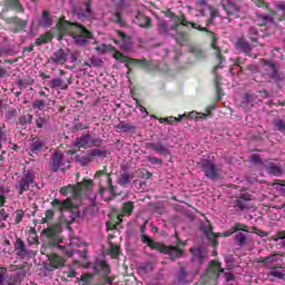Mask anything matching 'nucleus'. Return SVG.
<instances>
[{
    "mask_svg": "<svg viewBox=\"0 0 285 285\" xmlns=\"http://www.w3.org/2000/svg\"><path fill=\"white\" fill-rule=\"evenodd\" d=\"M59 233H61V225H51L47 229H45V235L50 239V244L52 246H57L59 250L65 253L67 257H72L75 253H79L77 248L83 246V243L80 238L73 237L70 238L69 244H63L61 237H59Z\"/></svg>",
    "mask_w": 285,
    "mask_h": 285,
    "instance_id": "f257e3e1",
    "label": "nucleus"
},
{
    "mask_svg": "<svg viewBox=\"0 0 285 285\" xmlns=\"http://www.w3.org/2000/svg\"><path fill=\"white\" fill-rule=\"evenodd\" d=\"M166 17H168L169 21L166 20H159L158 21V32L160 35H168L169 37H177V29L179 26H185L188 28V26H191L195 30H200V32H208L207 28H204L197 23L188 22L186 18L178 17L173 11H167Z\"/></svg>",
    "mask_w": 285,
    "mask_h": 285,
    "instance_id": "f03ea898",
    "label": "nucleus"
},
{
    "mask_svg": "<svg viewBox=\"0 0 285 285\" xmlns=\"http://www.w3.org/2000/svg\"><path fill=\"white\" fill-rule=\"evenodd\" d=\"M57 28L59 30L58 41H61L66 35H69L77 46H86V43H88V39H92V33L83 26L62 21L57 24Z\"/></svg>",
    "mask_w": 285,
    "mask_h": 285,
    "instance_id": "7ed1b4c3",
    "label": "nucleus"
},
{
    "mask_svg": "<svg viewBox=\"0 0 285 285\" xmlns=\"http://www.w3.org/2000/svg\"><path fill=\"white\" fill-rule=\"evenodd\" d=\"M61 195L65 197H72L76 202H83V199H94L92 197V180H83L75 185H69L67 187L60 188Z\"/></svg>",
    "mask_w": 285,
    "mask_h": 285,
    "instance_id": "20e7f679",
    "label": "nucleus"
},
{
    "mask_svg": "<svg viewBox=\"0 0 285 285\" xmlns=\"http://www.w3.org/2000/svg\"><path fill=\"white\" fill-rule=\"evenodd\" d=\"M208 272L218 274V277H222V273H223V277L225 279V285H238L239 284L237 276L230 272H225V269L222 268V265L217 261H212L209 263Z\"/></svg>",
    "mask_w": 285,
    "mask_h": 285,
    "instance_id": "39448f33",
    "label": "nucleus"
},
{
    "mask_svg": "<svg viewBox=\"0 0 285 285\" xmlns=\"http://www.w3.org/2000/svg\"><path fill=\"white\" fill-rule=\"evenodd\" d=\"M212 48L215 50V55L219 61V65H217L214 68V75H215V86H216V92L218 95V99H222V96H224V92L222 91V77H219V75H217V70H219V68H222V49H219V47H217V40L214 37V40L212 42Z\"/></svg>",
    "mask_w": 285,
    "mask_h": 285,
    "instance_id": "423d86ee",
    "label": "nucleus"
},
{
    "mask_svg": "<svg viewBox=\"0 0 285 285\" xmlns=\"http://www.w3.org/2000/svg\"><path fill=\"white\" fill-rule=\"evenodd\" d=\"M32 184H35V173L30 170H24L16 185L18 195H23V193L30 190V186H32Z\"/></svg>",
    "mask_w": 285,
    "mask_h": 285,
    "instance_id": "0eeeda50",
    "label": "nucleus"
},
{
    "mask_svg": "<svg viewBox=\"0 0 285 285\" xmlns=\"http://www.w3.org/2000/svg\"><path fill=\"white\" fill-rule=\"evenodd\" d=\"M200 170L208 179H217L219 177V168L209 159L200 160Z\"/></svg>",
    "mask_w": 285,
    "mask_h": 285,
    "instance_id": "6e6552de",
    "label": "nucleus"
},
{
    "mask_svg": "<svg viewBox=\"0 0 285 285\" xmlns=\"http://www.w3.org/2000/svg\"><path fill=\"white\" fill-rule=\"evenodd\" d=\"M208 115H210V110H207V114L191 111L188 115H186V114L179 115L178 118L169 116L166 118V124H168L169 126H175V124H179V121H181V119H195V116H196V121H199V119H203V117H206Z\"/></svg>",
    "mask_w": 285,
    "mask_h": 285,
    "instance_id": "1a4fd4ad",
    "label": "nucleus"
},
{
    "mask_svg": "<svg viewBox=\"0 0 285 285\" xmlns=\"http://www.w3.org/2000/svg\"><path fill=\"white\" fill-rule=\"evenodd\" d=\"M258 262L263 264L265 268H269L272 271L273 268H277L282 265V255L274 254L265 258H261Z\"/></svg>",
    "mask_w": 285,
    "mask_h": 285,
    "instance_id": "9d476101",
    "label": "nucleus"
},
{
    "mask_svg": "<svg viewBox=\"0 0 285 285\" xmlns=\"http://www.w3.org/2000/svg\"><path fill=\"white\" fill-rule=\"evenodd\" d=\"M116 57H120V61H122V63H126L127 66H129V63H138L146 70H155V67H154L155 62H153V61L135 60V59H130L128 57L121 56V53H116Z\"/></svg>",
    "mask_w": 285,
    "mask_h": 285,
    "instance_id": "9b49d317",
    "label": "nucleus"
},
{
    "mask_svg": "<svg viewBox=\"0 0 285 285\" xmlns=\"http://www.w3.org/2000/svg\"><path fill=\"white\" fill-rule=\"evenodd\" d=\"M79 208V204H75L72 203V200L70 198H67L66 200L61 202L59 199H53L52 200V207L53 208H58V210H60V213H63V210H72V208Z\"/></svg>",
    "mask_w": 285,
    "mask_h": 285,
    "instance_id": "f8f14e48",
    "label": "nucleus"
},
{
    "mask_svg": "<svg viewBox=\"0 0 285 285\" xmlns=\"http://www.w3.org/2000/svg\"><path fill=\"white\" fill-rule=\"evenodd\" d=\"M70 55L69 50L59 49L53 52L50 57L51 63H56V66H63L68 61V56Z\"/></svg>",
    "mask_w": 285,
    "mask_h": 285,
    "instance_id": "ddd939ff",
    "label": "nucleus"
},
{
    "mask_svg": "<svg viewBox=\"0 0 285 285\" xmlns=\"http://www.w3.org/2000/svg\"><path fill=\"white\" fill-rule=\"evenodd\" d=\"M200 230L204 233L205 237L212 242L214 248L217 247V234L213 233V227L210 226V223L207 220L206 223H203L200 225Z\"/></svg>",
    "mask_w": 285,
    "mask_h": 285,
    "instance_id": "4468645a",
    "label": "nucleus"
},
{
    "mask_svg": "<svg viewBox=\"0 0 285 285\" xmlns=\"http://www.w3.org/2000/svg\"><path fill=\"white\" fill-rule=\"evenodd\" d=\"M75 146H77V148H91V146H95V139H92L90 134L82 135L76 139Z\"/></svg>",
    "mask_w": 285,
    "mask_h": 285,
    "instance_id": "2eb2a0df",
    "label": "nucleus"
},
{
    "mask_svg": "<svg viewBox=\"0 0 285 285\" xmlns=\"http://www.w3.org/2000/svg\"><path fill=\"white\" fill-rule=\"evenodd\" d=\"M66 264V258L53 254L49 256V264H47L48 271H55L56 268H61Z\"/></svg>",
    "mask_w": 285,
    "mask_h": 285,
    "instance_id": "dca6fc26",
    "label": "nucleus"
},
{
    "mask_svg": "<svg viewBox=\"0 0 285 285\" xmlns=\"http://www.w3.org/2000/svg\"><path fill=\"white\" fill-rule=\"evenodd\" d=\"M220 4L227 14H234L235 17H238L240 9L239 6H237L235 2L232 0H222Z\"/></svg>",
    "mask_w": 285,
    "mask_h": 285,
    "instance_id": "f3484780",
    "label": "nucleus"
},
{
    "mask_svg": "<svg viewBox=\"0 0 285 285\" xmlns=\"http://www.w3.org/2000/svg\"><path fill=\"white\" fill-rule=\"evenodd\" d=\"M61 166H65L63 154H61V151H56L51 157L52 173L59 171V168H61Z\"/></svg>",
    "mask_w": 285,
    "mask_h": 285,
    "instance_id": "a211bd4d",
    "label": "nucleus"
},
{
    "mask_svg": "<svg viewBox=\"0 0 285 285\" xmlns=\"http://www.w3.org/2000/svg\"><path fill=\"white\" fill-rule=\"evenodd\" d=\"M250 199H253L250 194H240L239 199L235 203V208L238 210H246V208H248V204L246 202H250Z\"/></svg>",
    "mask_w": 285,
    "mask_h": 285,
    "instance_id": "6ab92c4d",
    "label": "nucleus"
},
{
    "mask_svg": "<svg viewBox=\"0 0 285 285\" xmlns=\"http://www.w3.org/2000/svg\"><path fill=\"white\" fill-rule=\"evenodd\" d=\"M70 82H66L61 78H53L48 82L49 88L56 89V90H68V85Z\"/></svg>",
    "mask_w": 285,
    "mask_h": 285,
    "instance_id": "aec40b11",
    "label": "nucleus"
},
{
    "mask_svg": "<svg viewBox=\"0 0 285 285\" xmlns=\"http://www.w3.org/2000/svg\"><path fill=\"white\" fill-rule=\"evenodd\" d=\"M14 252L18 257H21L22 259L24 257H28V249L26 248V243L18 238L14 244Z\"/></svg>",
    "mask_w": 285,
    "mask_h": 285,
    "instance_id": "412c9836",
    "label": "nucleus"
},
{
    "mask_svg": "<svg viewBox=\"0 0 285 285\" xmlns=\"http://www.w3.org/2000/svg\"><path fill=\"white\" fill-rule=\"evenodd\" d=\"M134 23H136V26H139L140 28H149L150 27V18L138 12V13H136V16L134 18Z\"/></svg>",
    "mask_w": 285,
    "mask_h": 285,
    "instance_id": "4be33fe9",
    "label": "nucleus"
},
{
    "mask_svg": "<svg viewBox=\"0 0 285 285\" xmlns=\"http://www.w3.org/2000/svg\"><path fill=\"white\" fill-rule=\"evenodd\" d=\"M13 282H9L8 285H19L21 284L22 279L26 277V269L24 268H17L12 273Z\"/></svg>",
    "mask_w": 285,
    "mask_h": 285,
    "instance_id": "5701e85b",
    "label": "nucleus"
},
{
    "mask_svg": "<svg viewBox=\"0 0 285 285\" xmlns=\"http://www.w3.org/2000/svg\"><path fill=\"white\" fill-rule=\"evenodd\" d=\"M150 150H154L158 155H169V150L166 146H164L161 142H151L147 146Z\"/></svg>",
    "mask_w": 285,
    "mask_h": 285,
    "instance_id": "b1692460",
    "label": "nucleus"
},
{
    "mask_svg": "<svg viewBox=\"0 0 285 285\" xmlns=\"http://www.w3.org/2000/svg\"><path fill=\"white\" fill-rule=\"evenodd\" d=\"M117 132H135L137 130V126L122 121L116 126Z\"/></svg>",
    "mask_w": 285,
    "mask_h": 285,
    "instance_id": "393cba45",
    "label": "nucleus"
},
{
    "mask_svg": "<svg viewBox=\"0 0 285 285\" xmlns=\"http://www.w3.org/2000/svg\"><path fill=\"white\" fill-rule=\"evenodd\" d=\"M266 170L268 175H273L274 177H279V175H282V167L275 163H269L266 166Z\"/></svg>",
    "mask_w": 285,
    "mask_h": 285,
    "instance_id": "a878e982",
    "label": "nucleus"
},
{
    "mask_svg": "<svg viewBox=\"0 0 285 285\" xmlns=\"http://www.w3.org/2000/svg\"><path fill=\"white\" fill-rule=\"evenodd\" d=\"M263 66H264V70H267V75L272 79H275L277 77V69L275 68V63L264 60Z\"/></svg>",
    "mask_w": 285,
    "mask_h": 285,
    "instance_id": "bb28decb",
    "label": "nucleus"
},
{
    "mask_svg": "<svg viewBox=\"0 0 285 285\" xmlns=\"http://www.w3.org/2000/svg\"><path fill=\"white\" fill-rule=\"evenodd\" d=\"M130 178H132V174H130L128 169L122 168L119 176L120 186H126V184H130Z\"/></svg>",
    "mask_w": 285,
    "mask_h": 285,
    "instance_id": "cd10ccee",
    "label": "nucleus"
},
{
    "mask_svg": "<svg viewBox=\"0 0 285 285\" xmlns=\"http://www.w3.org/2000/svg\"><path fill=\"white\" fill-rule=\"evenodd\" d=\"M43 140L39 138H33L30 144L31 153H41V150H43Z\"/></svg>",
    "mask_w": 285,
    "mask_h": 285,
    "instance_id": "c85d7f7f",
    "label": "nucleus"
},
{
    "mask_svg": "<svg viewBox=\"0 0 285 285\" xmlns=\"http://www.w3.org/2000/svg\"><path fill=\"white\" fill-rule=\"evenodd\" d=\"M164 253L169 255L171 259H177V257H181L183 255V252L177 247H164Z\"/></svg>",
    "mask_w": 285,
    "mask_h": 285,
    "instance_id": "c756f323",
    "label": "nucleus"
},
{
    "mask_svg": "<svg viewBox=\"0 0 285 285\" xmlns=\"http://www.w3.org/2000/svg\"><path fill=\"white\" fill-rule=\"evenodd\" d=\"M190 250H191V255H193L191 261L198 262V264H203L205 255H204V252L202 250V248H196V249H190Z\"/></svg>",
    "mask_w": 285,
    "mask_h": 285,
    "instance_id": "7c9ffc66",
    "label": "nucleus"
},
{
    "mask_svg": "<svg viewBox=\"0 0 285 285\" xmlns=\"http://www.w3.org/2000/svg\"><path fill=\"white\" fill-rule=\"evenodd\" d=\"M236 49L240 50V52H245V55H248V52H250V45L246 42L244 39H239L236 42Z\"/></svg>",
    "mask_w": 285,
    "mask_h": 285,
    "instance_id": "2f4dec72",
    "label": "nucleus"
},
{
    "mask_svg": "<svg viewBox=\"0 0 285 285\" xmlns=\"http://www.w3.org/2000/svg\"><path fill=\"white\" fill-rule=\"evenodd\" d=\"M134 209L135 205H132V202L125 203L122 206V215L118 216L119 222H121V217L126 215H132Z\"/></svg>",
    "mask_w": 285,
    "mask_h": 285,
    "instance_id": "473e14b6",
    "label": "nucleus"
},
{
    "mask_svg": "<svg viewBox=\"0 0 285 285\" xmlns=\"http://www.w3.org/2000/svg\"><path fill=\"white\" fill-rule=\"evenodd\" d=\"M40 26L42 28H50V26H52V18H50V13H48V11L42 12V18L40 20Z\"/></svg>",
    "mask_w": 285,
    "mask_h": 285,
    "instance_id": "72a5a7b5",
    "label": "nucleus"
},
{
    "mask_svg": "<svg viewBox=\"0 0 285 285\" xmlns=\"http://www.w3.org/2000/svg\"><path fill=\"white\" fill-rule=\"evenodd\" d=\"M118 35H119L120 41H121L120 48L122 50H130V38H128V36H126L121 32H119Z\"/></svg>",
    "mask_w": 285,
    "mask_h": 285,
    "instance_id": "f704fd0d",
    "label": "nucleus"
},
{
    "mask_svg": "<svg viewBox=\"0 0 285 285\" xmlns=\"http://www.w3.org/2000/svg\"><path fill=\"white\" fill-rule=\"evenodd\" d=\"M209 19L207 20L206 26L215 23V19L219 17V11L213 7H209Z\"/></svg>",
    "mask_w": 285,
    "mask_h": 285,
    "instance_id": "c9c22d12",
    "label": "nucleus"
},
{
    "mask_svg": "<svg viewBox=\"0 0 285 285\" xmlns=\"http://www.w3.org/2000/svg\"><path fill=\"white\" fill-rule=\"evenodd\" d=\"M8 193H10V189L0 186V208H3L6 206V199L8 198Z\"/></svg>",
    "mask_w": 285,
    "mask_h": 285,
    "instance_id": "e433bc0d",
    "label": "nucleus"
},
{
    "mask_svg": "<svg viewBox=\"0 0 285 285\" xmlns=\"http://www.w3.org/2000/svg\"><path fill=\"white\" fill-rule=\"evenodd\" d=\"M28 124H32V115L27 114L19 118V125L26 128Z\"/></svg>",
    "mask_w": 285,
    "mask_h": 285,
    "instance_id": "4c0bfd02",
    "label": "nucleus"
},
{
    "mask_svg": "<svg viewBox=\"0 0 285 285\" xmlns=\"http://www.w3.org/2000/svg\"><path fill=\"white\" fill-rule=\"evenodd\" d=\"M141 239L144 244H147V246H149V248H151L153 250H157V248H159V245L157 243H154V240L150 239L148 236L142 235Z\"/></svg>",
    "mask_w": 285,
    "mask_h": 285,
    "instance_id": "58836bf2",
    "label": "nucleus"
},
{
    "mask_svg": "<svg viewBox=\"0 0 285 285\" xmlns=\"http://www.w3.org/2000/svg\"><path fill=\"white\" fill-rule=\"evenodd\" d=\"M269 275H272V277H276V279H284L285 277L284 271L278 267H274Z\"/></svg>",
    "mask_w": 285,
    "mask_h": 285,
    "instance_id": "ea45409f",
    "label": "nucleus"
},
{
    "mask_svg": "<svg viewBox=\"0 0 285 285\" xmlns=\"http://www.w3.org/2000/svg\"><path fill=\"white\" fill-rule=\"evenodd\" d=\"M247 239L248 237H246L245 233L239 232L238 234H236V242L238 246H245Z\"/></svg>",
    "mask_w": 285,
    "mask_h": 285,
    "instance_id": "a19ab883",
    "label": "nucleus"
},
{
    "mask_svg": "<svg viewBox=\"0 0 285 285\" xmlns=\"http://www.w3.org/2000/svg\"><path fill=\"white\" fill-rule=\"evenodd\" d=\"M274 126L278 132H283L285 135V121L282 119L274 120Z\"/></svg>",
    "mask_w": 285,
    "mask_h": 285,
    "instance_id": "79ce46f5",
    "label": "nucleus"
},
{
    "mask_svg": "<svg viewBox=\"0 0 285 285\" xmlns=\"http://www.w3.org/2000/svg\"><path fill=\"white\" fill-rule=\"evenodd\" d=\"M89 155H90L91 159H95V157H106V151H104L101 149H91L89 151Z\"/></svg>",
    "mask_w": 285,
    "mask_h": 285,
    "instance_id": "37998d69",
    "label": "nucleus"
},
{
    "mask_svg": "<svg viewBox=\"0 0 285 285\" xmlns=\"http://www.w3.org/2000/svg\"><path fill=\"white\" fill-rule=\"evenodd\" d=\"M3 144H10L8 134L0 129V150L3 148Z\"/></svg>",
    "mask_w": 285,
    "mask_h": 285,
    "instance_id": "c03bdc74",
    "label": "nucleus"
},
{
    "mask_svg": "<svg viewBox=\"0 0 285 285\" xmlns=\"http://www.w3.org/2000/svg\"><path fill=\"white\" fill-rule=\"evenodd\" d=\"M85 11H80L78 14L80 17H90L92 11L90 10V2L83 4Z\"/></svg>",
    "mask_w": 285,
    "mask_h": 285,
    "instance_id": "a18cd8bd",
    "label": "nucleus"
},
{
    "mask_svg": "<svg viewBox=\"0 0 285 285\" xmlns=\"http://www.w3.org/2000/svg\"><path fill=\"white\" fill-rule=\"evenodd\" d=\"M32 108L35 110H43L46 108V101H43V100H36L32 104Z\"/></svg>",
    "mask_w": 285,
    "mask_h": 285,
    "instance_id": "49530a36",
    "label": "nucleus"
},
{
    "mask_svg": "<svg viewBox=\"0 0 285 285\" xmlns=\"http://www.w3.org/2000/svg\"><path fill=\"white\" fill-rule=\"evenodd\" d=\"M101 197L105 199V202H110V199H112V191L109 189H102Z\"/></svg>",
    "mask_w": 285,
    "mask_h": 285,
    "instance_id": "de8ad7c7",
    "label": "nucleus"
},
{
    "mask_svg": "<svg viewBox=\"0 0 285 285\" xmlns=\"http://www.w3.org/2000/svg\"><path fill=\"white\" fill-rule=\"evenodd\" d=\"M79 161H80L81 166H88V164H90V161H92V156H90V154H88L87 156H82L79 158Z\"/></svg>",
    "mask_w": 285,
    "mask_h": 285,
    "instance_id": "09e8293b",
    "label": "nucleus"
},
{
    "mask_svg": "<svg viewBox=\"0 0 285 285\" xmlns=\"http://www.w3.org/2000/svg\"><path fill=\"white\" fill-rule=\"evenodd\" d=\"M55 217V212L52 209H48L46 212V217L42 218L43 224H48V222H50V219H52Z\"/></svg>",
    "mask_w": 285,
    "mask_h": 285,
    "instance_id": "8fccbe9b",
    "label": "nucleus"
},
{
    "mask_svg": "<svg viewBox=\"0 0 285 285\" xmlns=\"http://www.w3.org/2000/svg\"><path fill=\"white\" fill-rule=\"evenodd\" d=\"M23 220V210H17L14 217V224H21Z\"/></svg>",
    "mask_w": 285,
    "mask_h": 285,
    "instance_id": "3c124183",
    "label": "nucleus"
},
{
    "mask_svg": "<svg viewBox=\"0 0 285 285\" xmlns=\"http://www.w3.org/2000/svg\"><path fill=\"white\" fill-rule=\"evenodd\" d=\"M147 161L153 164L154 166L163 163L161 158H157V157H153V156H148Z\"/></svg>",
    "mask_w": 285,
    "mask_h": 285,
    "instance_id": "603ef678",
    "label": "nucleus"
},
{
    "mask_svg": "<svg viewBox=\"0 0 285 285\" xmlns=\"http://www.w3.org/2000/svg\"><path fill=\"white\" fill-rule=\"evenodd\" d=\"M279 239H282V245L285 248V233L284 232H279L276 237L274 238V242H279Z\"/></svg>",
    "mask_w": 285,
    "mask_h": 285,
    "instance_id": "864d4df0",
    "label": "nucleus"
},
{
    "mask_svg": "<svg viewBox=\"0 0 285 285\" xmlns=\"http://www.w3.org/2000/svg\"><path fill=\"white\" fill-rule=\"evenodd\" d=\"M249 37L252 39V41H257V30L255 27H250L249 28Z\"/></svg>",
    "mask_w": 285,
    "mask_h": 285,
    "instance_id": "5fc2aeb1",
    "label": "nucleus"
},
{
    "mask_svg": "<svg viewBox=\"0 0 285 285\" xmlns=\"http://www.w3.org/2000/svg\"><path fill=\"white\" fill-rule=\"evenodd\" d=\"M235 229L232 227L229 230L224 232L223 234H216V239L217 237H230V235H234Z\"/></svg>",
    "mask_w": 285,
    "mask_h": 285,
    "instance_id": "6e6d98bb",
    "label": "nucleus"
},
{
    "mask_svg": "<svg viewBox=\"0 0 285 285\" xmlns=\"http://www.w3.org/2000/svg\"><path fill=\"white\" fill-rule=\"evenodd\" d=\"M136 104L137 108H139L140 112L144 115L142 118L146 119V117H148V110H146V107L139 104V100H136Z\"/></svg>",
    "mask_w": 285,
    "mask_h": 285,
    "instance_id": "4d7b16f0",
    "label": "nucleus"
},
{
    "mask_svg": "<svg viewBox=\"0 0 285 285\" xmlns=\"http://www.w3.org/2000/svg\"><path fill=\"white\" fill-rule=\"evenodd\" d=\"M97 52H108V50H110V47H108L107 45L102 43L96 47Z\"/></svg>",
    "mask_w": 285,
    "mask_h": 285,
    "instance_id": "13d9d810",
    "label": "nucleus"
},
{
    "mask_svg": "<svg viewBox=\"0 0 285 285\" xmlns=\"http://www.w3.org/2000/svg\"><path fill=\"white\" fill-rule=\"evenodd\" d=\"M261 19L263 21L264 24L266 23H273V16H266V14H262Z\"/></svg>",
    "mask_w": 285,
    "mask_h": 285,
    "instance_id": "bf43d9fd",
    "label": "nucleus"
},
{
    "mask_svg": "<svg viewBox=\"0 0 285 285\" xmlns=\"http://www.w3.org/2000/svg\"><path fill=\"white\" fill-rule=\"evenodd\" d=\"M249 161L252 164H262V158H259L258 155L254 154V155L250 156Z\"/></svg>",
    "mask_w": 285,
    "mask_h": 285,
    "instance_id": "052dcab7",
    "label": "nucleus"
},
{
    "mask_svg": "<svg viewBox=\"0 0 285 285\" xmlns=\"http://www.w3.org/2000/svg\"><path fill=\"white\" fill-rule=\"evenodd\" d=\"M233 228H234L235 233H237V230H246L248 228V226L237 223V224H235V226Z\"/></svg>",
    "mask_w": 285,
    "mask_h": 285,
    "instance_id": "680f3d73",
    "label": "nucleus"
},
{
    "mask_svg": "<svg viewBox=\"0 0 285 285\" xmlns=\"http://www.w3.org/2000/svg\"><path fill=\"white\" fill-rule=\"evenodd\" d=\"M11 3H12L13 7L16 8V10H19V12H23V7H22L21 3L19 2V0H11Z\"/></svg>",
    "mask_w": 285,
    "mask_h": 285,
    "instance_id": "e2e57ef3",
    "label": "nucleus"
},
{
    "mask_svg": "<svg viewBox=\"0 0 285 285\" xmlns=\"http://www.w3.org/2000/svg\"><path fill=\"white\" fill-rule=\"evenodd\" d=\"M186 269L184 268H180V273H179V276H178V281L181 282L183 284L186 283Z\"/></svg>",
    "mask_w": 285,
    "mask_h": 285,
    "instance_id": "0e129e2a",
    "label": "nucleus"
},
{
    "mask_svg": "<svg viewBox=\"0 0 285 285\" xmlns=\"http://www.w3.org/2000/svg\"><path fill=\"white\" fill-rule=\"evenodd\" d=\"M87 66H89L90 68H97V57L92 56V57L89 59Z\"/></svg>",
    "mask_w": 285,
    "mask_h": 285,
    "instance_id": "69168bd1",
    "label": "nucleus"
},
{
    "mask_svg": "<svg viewBox=\"0 0 285 285\" xmlns=\"http://www.w3.org/2000/svg\"><path fill=\"white\" fill-rule=\"evenodd\" d=\"M9 215L6 213V209H0V222H8Z\"/></svg>",
    "mask_w": 285,
    "mask_h": 285,
    "instance_id": "338daca9",
    "label": "nucleus"
},
{
    "mask_svg": "<svg viewBox=\"0 0 285 285\" xmlns=\"http://www.w3.org/2000/svg\"><path fill=\"white\" fill-rule=\"evenodd\" d=\"M48 41H50V38L41 37L36 40V43L38 46H43V43H48Z\"/></svg>",
    "mask_w": 285,
    "mask_h": 285,
    "instance_id": "774afa93",
    "label": "nucleus"
}]
</instances>
